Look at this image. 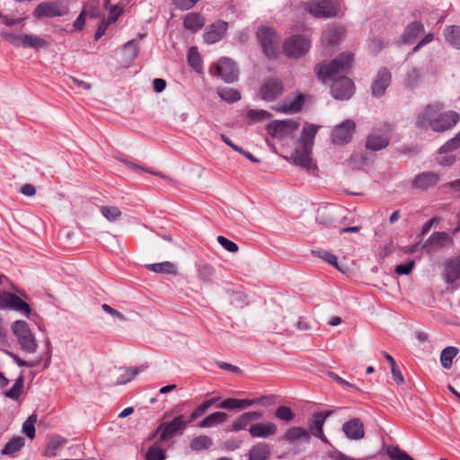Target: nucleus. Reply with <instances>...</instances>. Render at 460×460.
I'll return each instance as SVG.
<instances>
[{
  "instance_id": "f257e3e1",
  "label": "nucleus",
  "mask_w": 460,
  "mask_h": 460,
  "mask_svg": "<svg viewBox=\"0 0 460 460\" xmlns=\"http://www.w3.org/2000/svg\"><path fill=\"white\" fill-rule=\"evenodd\" d=\"M352 63V53L342 52L318 70V77L321 76L323 82L332 81L331 93L337 100H349L355 93L353 82L349 77L342 75L349 71Z\"/></svg>"
},
{
  "instance_id": "f03ea898",
  "label": "nucleus",
  "mask_w": 460,
  "mask_h": 460,
  "mask_svg": "<svg viewBox=\"0 0 460 460\" xmlns=\"http://www.w3.org/2000/svg\"><path fill=\"white\" fill-rule=\"evenodd\" d=\"M445 105L440 102L428 104L418 115L416 125L429 128L435 132H445L452 128L459 120V114L454 111L443 112Z\"/></svg>"
},
{
  "instance_id": "7ed1b4c3",
  "label": "nucleus",
  "mask_w": 460,
  "mask_h": 460,
  "mask_svg": "<svg viewBox=\"0 0 460 460\" xmlns=\"http://www.w3.org/2000/svg\"><path fill=\"white\" fill-rule=\"evenodd\" d=\"M316 134V126L308 125L303 128L301 137L292 155L294 164L307 170L311 169V154Z\"/></svg>"
},
{
  "instance_id": "20e7f679",
  "label": "nucleus",
  "mask_w": 460,
  "mask_h": 460,
  "mask_svg": "<svg viewBox=\"0 0 460 460\" xmlns=\"http://www.w3.org/2000/svg\"><path fill=\"white\" fill-rule=\"evenodd\" d=\"M0 36L16 48L40 49L49 46V42L37 35L14 32L12 31H2Z\"/></svg>"
},
{
  "instance_id": "39448f33",
  "label": "nucleus",
  "mask_w": 460,
  "mask_h": 460,
  "mask_svg": "<svg viewBox=\"0 0 460 460\" xmlns=\"http://www.w3.org/2000/svg\"><path fill=\"white\" fill-rule=\"evenodd\" d=\"M188 404L189 402H183L181 404L175 405L172 408V412L178 415L172 421L164 422L158 427L157 433H159V439L161 441H165L186 429L189 423L184 419V416L180 413L182 411V407Z\"/></svg>"
},
{
  "instance_id": "423d86ee",
  "label": "nucleus",
  "mask_w": 460,
  "mask_h": 460,
  "mask_svg": "<svg viewBox=\"0 0 460 460\" xmlns=\"http://www.w3.org/2000/svg\"><path fill=\"white\" fill-rule=\"evenodd\" d=\"M257 40L263 54L270 59L275 58L279 54V40L275 30L268 26H261L256 32Z\"/></svg>"
},
{
  "instance_id": "0eeeda50",
  "label": "nucleus",
  "mask_w": 460,
  "mask_h": 460,
  "mask_svg": "<svg viewBox=\"0 0 460 460\" xmlns=\"http://www.w3.org/2000/svg\"><path fill=\"white\" fill-rule=\"evenodd\" d=\"M11 328L23 351L34 353L37 350V341L25 321H15Z\"/></svg>"
},
{
  "instance_id": "6e6552de",
  "label": "nucleus",
  "mask_w": 460,
  "mask_h": 460,
  "mask_svg": "<svg viewBox=\"0 0 460 460\" xmlns=\"http://www.w3.org/2000/svg\"><path fill=\"white\" fill-rule=\"evenodd\" d=\"M209 73L220 76L226 83H233L238 76L235 64L227 58H222L217 64L212 65L209 67Z\"/></svg>"
},
{
  "instance_id": "1a4fd4ad",
  "label": "nucleus",
  "mask_w": 460,
  "mask_h": 460,
  "mask_svg": "<svg viewBox=\"0 0 460 460\" xmlns=\"http://www.w3.org/2000/svg\"><path fill=\"white\" fill-rule=\"evenodd\" d=\"M345 10L343 0H318V18H339L343 16Z\"/></svg>"
},
{
  "instance_id": "9d476101",
  "label": "nucleus",
  "mask_w": 460,
  "mask_h": 460,
  "mask_svg": "<svg viewBox=\"0 0 460 460\" xmlns=\"http://www.w3.org/2000/svg\"><path fill=\"white\" fill-rule=\"evenodd\" d=\"M67 13V8L59 1H48L37 5L33 16L37 19L45 17L52 18L63 16Z\"/></svg>"
},
{
  "instance_id": "9b49d317",
  "label": "nucleus",
  "mask_w": 460,
  "mask_h": 460,
  "mask_svg": "<svg viewBox=\"0 0 460 460\" xmlns=\"http://www.w3.org/2000/svg\"><path fill=\"white\" fill-rule=\"evenodd\" d=\"M0 309H11L20 312L27 317L30 315L31 309L28 303L22 301L18 296L10 292H2L0 299Z\"/></svg>"
},
{
  "instance_id": "f8f14e48",
  "label": "nucleus",
  "mask_w": 460,
  "mask_h": 460,
  "mask_svg": "<svg viewBox=\"0 0 460 460\" xmlns=\"http://www.w3.org/2000/svg\"><path fill=\"white\" fill-rule=\"evenodd\" d=\"M310 47L308 39L302 35H294L284 43V50L288 57L298 58L305 54Z\"/></svg>"
},
{
  "instance_id": "ddd939ff",
  "label": "nucleus",
  "mask_w": 460,
  "mask_h": 460,
  "mask_svg": "<svg viewBox=\"0 0 460 460\" xmlns=\"http://www.w3.org/2000/svg\"><path fill=\"white\" fill-rule=\"evenodd\" d=\"M356 129V124L351 119H346L342 123L337 125L332 133V142L339 145L349 143Z\"/></svg>"
},
{
  "instance_id": "4468645a",
  "label": "nucleus",
  "mask_w": 460,
  "mask_h": 460,
  "mask_svg": "<svg viewBox=\"0 0 460 460\" xmlns=\"http://www.w3.org/2000/svg\"><path fill=\"white\" fill-rule=\"evenodd\" d=\"M284 91L283 84L276 78L266 79L260 89L261 99L265 101H273L282 94Z\"/></svg>"
},
{
  "instance_id": "2eb2a0df",
  "label": "nucleus",
  "mask_w": 460,
  "mask_h": 460,
  "mask_svg": "<svg viewBox=\"0 0 460 460\" xmlns=\"http://www.w3.org/2000/svg\"><path fill=\"white\" fill-rule=\"evenodd\" d=\"M453 244V239L446 232H435L433 233L427 242L423 243L422 249L426 250L427 252H431L433 250L443 249Z\"/></svg>"
},
{
  "instance_id": "dca6fc26",
  "label": "nucleus",
  "mask_w": 460,
  "mask_h": 460,
  "mask_svg": "<svg viewBox=\"0 0 460 460\" xmlns=\"http://www.w3.org/2000/svg\"><path fill=\"white\" fill-rule=\"evenodd\" d=\"M228 28V23L225 21L218 20L209 25L205 33L204 40L208 44H213L223 39Z\"/></svg>"
},
{
  "instance_id": "f3484780",
  "label": "nucleus",
  "mask_w": 460,
  "mask_h": 460,
  "mask_svg": "<svg viewBox=\"0 0 460 460\" xmlns=\"http://www.w3.org/2000/svg\"><path fill=\"white\" fill-rule=\"evenodd\" d=\"M391 84V73L385 67L378 70L372 84V94L374 97H381Z\"/></svg>"
},
{
  "instance_id": "a211bd4d",
  "label": "nucleus",
  "mask_w": 460,
  "mask_h": 460,
  "mask_svg": "<svg viewBox=\"0 0 460 460\" xmlns=\"http://www.w3.org/2000/svg\"><path fill=\"white\" fill-rule=\"evenodd\" d=\"M460 278V254L449 258L445 262L444 279L448 284L455 283Z\"/></svg>"
},
{
  "instance_id": "6ab92c4d",
  "label": "nucleus",
  "mask_w": 460,
  "mask_h": 460,
  "mask_svg": "<svg viewBox=\"0 0 460 460\" xmlns=\"http://www.w3.org/2000/svg\"><path fill=\"white\" fill-rule=\"evenodd\" d=\"M342 431L347 438L350 440H358L364 438L363 423L359 419L354 418L345 422L342 426Z\"/></svg>"
},
{
  "instance_id": "aec40b11",
  "label": "nucleus",
  "mask_w": 460,
  "mask_h": 460,
  "mask_svg": "<svg viewBox=\"0 0 460 460\" xmlns=\"http://www.w3.org/2000/svg\"><path fill=\"white\" fill-rule=\"evenodd\" d=\"M277 426L271 422H261L252 424L249 428V433L252 438H269L275 435Z\"/></svg>"
},
{
  "instance_id": "412c9836",
  "label": "nucleus",
  "mask_w": 460,
  "mask_h": 460,
  "mask_svg": "<svg viewBox=\"0 0 460 460\" xmlns=\"http://www.w3.org/2000/svg\"><path fill=\"white\" fill-rule=\"evenodd\" d=\"M439 181V175L434 172H424L418 174L413 180V186L420 190H427L435 186Z\"/></svg>"
},
{
  "instance_id": "4be33fe9",
  "label": "nucleus",
  "mask_w": 460,
  "mask_h": 460,
  "mask_svg": "<svg viewBox=\"0 0 460 460\" xmlns=\"http://www.w3.org/2000/svg\"><path fill=\"white\" fill-rule=\"evenodd\" d=\"M424 31L425 28L422 22L418 21L412 22L406 26L402 36V41L407 44H412Z\"/></svg>"
},
{
  "instance_id": "5701e85b",
  "label": "nucleus",
  "mask_w": 460,
  "mask_h": 460,
  "mask_svg": "<svg viewBox=\"0 0 460 460\" xmlns=\"http://www.w3.org/2000/svg\"><path fill=\"white\" fill-rule=\"evenodd\" d=\"M297 127V123L293 120H278L270 126L269 130L273 137H278L290 133Z\"/></svg>"
},
{
  "instance_id": "b1692460",
  "label": "nucleus",
  "mask_w": 460,
  "mask_h": 460,
  "mask_svg": "<svg viewBox=\"0 0 460 460\" xmlns=\"http://www.w3.org/2000/svg\"><path fill=\"white\" fill-rule=\"evenodd\" d=\"M305 102V96L303 93H297L295 100L286 101L283 104L275 108L276 111L284 113L294 114L299 112Z\"/></svg>"
},
{
  "instance_id": "393cba45",
  "label": "nucleus",
  "mask_w": 460,
  "mask_h": 460,
  "mask_svg": "<svg viewBox=\"0 0 460 460\" xmlns=\"http://www.w3.org/2000/svg\"><path fill=\"white\" fill-rule=\"evenodd\" d=\"M344 34L345 29L342 26L332 24L323 33L322 41L326 45H335L341 40Z\"/></svg>"
},
{
  "instance_id": "a878e982",
  "label": "nucleus",
  "mask_w": 460,
  "mask_h": 460,
  "mask_svg": "<svg viewBox=\"0 0 460 460\" xmlns=\"http://www.w3.org/2000/svg\"><path fill=\"white\" fill-rule=\"evenodd\" d=\"M205 17L199 13H189L183 19V26L192 32L199 31L205 24Z\"/></svg>"
},
{
  "instance_id": "bb28decb",
  "label": "nucleus",
  "mask_w": 460,
  "mask_h": 460,
  "mask_svg": "<svg viewBox=\"0 0 460 460\" xmlns=\"http://www.w3.org/2000/svg\"><path fill=\"white\" fill-rule=\"evenodd\" d=\"M262 418V413L259 411H248L240 415L233 423V429L236 431L246 429L252 421Z\"/></svg>"
},
{
  "instance_id": "cd10ccee",
  "label": "nucleus",
  "mask_w": 460,
  "mask_h": 460,
  "mask_svg": "<svg viewBox=\"0 0 460 460\" xmlns=\"http://www.w3.org/2000/svg\"><path fill=\"white\" fill-rule=\"evenodd\" d=\"M270 455V447L264 442L255 444L249 452V460H267Z\"/></svg>"
},
{
  "instance_id": "c85d7f7f",
  "label": "nucleus",
  "mask_w": 460,
  "mask_h": 460,
  "mask_svg": "<svg viewBox=\"0 0 460 460\" xmlns=\"http://www.w3.org/2000/svg\"><path fill=\"white\" fill-rule=\"evenodd\" d=\"M388 144L389 139L387 137L381 134L373 133L368 136L366 146L372 151H378L386 147Z\"/></svg>"
},
{
  "instance_id": "c756f323",
  "label": "nucleus",
  "mask_w": 460,
  "mask_h": 460,
  "mask_svg": "<svg viewBox=\"0 0 460 460\" xmlns=\"http://www.w3.org/2000/svg\"><path fill=\"white\" fill-rule=\"evenodd\" d=\"M447 41L454 48L460 49V26L452 25L444 29Z\"/></svg>"
},
{
  "instance_id": "7c9ffc66",
  "label": "nucleus",
  "mask_w": 460,
  "mask_h": 460,
  "mask_svg": "<svg viewBox=\"0 0 460 460\" xmlns=\"http://www.w3.org/2000/svg\"><path fill=\"white\" fill-rule=\"evenodd\" d=\"M227 420V414L223 411H217L207 416L199 424L200 428H209L217 424H221Z\"/></svg>"
},
{
  "instance_id": "2f4dec72",
  "label": "nucleus",
  "mask_w": 460,
  "mask_h": 460,
  "mask_svg": "<svg viewBox=\"0 0 460 460\" xmlns=\"http://www.w3.org/2000/svg\"><path fill=\"white\" fill-rule=\"evenodd\" d=\"M124 55V60L126 62H132L139 52V46L137 40H131L124 44L122 49Z\"/></svg>"
},
{
  "instance_id": "473e14b6",
  "label": "nucleus",
  "mask_w": 460,
  "mask_h": 460,
  "mask_svg": "<svg viewBox=\"0 0 460 460\" xmlns=\"http://www.w3.org/2000/svg\"><path fill=\"white\" fill-rule=\"evenodd\" d=\"M249 403L248 399L227 398L223 400L217 405V408L226 410L245 409L249 407Z\"/></svg>"
},
{
  "instance_id": "72a5a7b5",
  "label": "nucleus",
  "mask_w": 460,
  "mask_h": 460,
  "mask_svg": "<svg viewBox=\"0 0 460 460\" xmlns=\"http://www.w3.org/2000/svg\"><path fill=\"white\" fill-rule=\"evenodd\" d=\"M458 351L459 349L453 346H448L441 351L440 363L445 369H449L452 367L453 359Z\"/></svg>"
},
{
  "instance_id": "f704fd0d",
  "label": "nucleus",
  "mask_w": 460,
  "mask_h": 460,
  "mask_svg": "<svg viewBox=\"0 0 460 460\" xmlns=\"http://www.w3.org/2000/svg\"><path fill=\"white\" fill-rule=\"evenodd\" d=\"M24 438L22 437H15L10 439L2 449L3 455L12 456L20 451L24 446Z\"/></svg>"
},
{
  "instance_id": "c9c22d12",
  "label": "nucleus",
  "mask_w": 460,
  "mask_h": 460,
  "mask_svg": "<svg viewBox=\"0 0 460 460\" xmlns=\"http://www.w3.org/2000/svg\"><path fill=\"white\" fill-rule=\"evenodd\" d=\"M284 438L289 442H295L296 440L307 441L309 439V434L305 429L294 427L286 432Z\"/></svg>"
},
{
  "instance_id": "e433bc0d",
  "label": "nucleus",
  "mask_w": 460,
  "mask_h": 460,
  "mask_svg": "<svg viewBox=\"0 0 460 460\" xmlns=\"http://www.w3.org/2000/svg\"><path fill=\"white\" fill-rule=\"evenodd\" d=\"M146 267L155 273L176 274L175 265L170 261L148 264Z\"/></svg>"
},
{
  "instance_id": "4c0bfd02",
  "label": "nucleus",
  "mask_w": 460,
  "mask_h": 460,
  "mask_svg": "<svg viewBox=\"0 0 460 460\" xmlns=\"http://www.w3.org/2000/svg\"><path fill=\"white\" fill-rule=\"evenodd\" d=\"M218 401L217 397L210 398L208 400L204 401L200 405H199L190 415V417L186 420L188 423L192 422L201 415L205 413V411L214 405Z\"/></svg>"
},
{
  "instance_id": "58836bf2",
  "label": "nucleus",
  "mask_w": 460,
  "mask_h": 460,
  "mask_svg": "<svg viewBox=\"0 0 460 460\" xmlns=\"http://www.w3.org/2000/svg\"><path fill=\"white\" fill-rule=\"evenodd\" d=\"M218 401L217 397L210 398L208 400L204 401L200 405H199L190 415V417L186 420L188 423L192 422L201 415L205 413V411L214 405Z\"/></svg>"
},
{
  "instance_id": "ea45409f",
  "label": "nucleus",
  "mask_w": 460,
  "mask_h": 460,
  "mask_svg": "<svg viewBox=\"0 0 460 460\" xmlns=\"http://www.w3.org/2000/svg\"><path fill=\"white\" fill-rule=\"evenodd\" d=\"M213 444L212 439L206 435L194 438L190 442V448L193 451H200L209 448Z\"/></svg>"
},
{
  "instance_id": "a19ab883",
  "label": "nucleus",
  "mask_w": 460,
  "mask_h": 460,
  "mask_svg": "<svg viewBox=\"0 0 460 460\" xmlns=\"http://www.w3.org/2000/svg\"><path fill=\"white\" fill-rule=\"evenodd\" d=\"M217 93L222 100L227 102H234L241 99V93L237 90L230 87L218 88Z\"/></svg>"
},
{
  "instance_id": "79ce46f5",
  "label": "nucleus",
  "mask_w": 460,
  "mask_h": 460,
  "mask_svg": "<svg viewBox=\"0 0 460 460\" xmlns=\"http://www.w3.org/2000/svg\"><path fill=\"white\" fill-rule=\"evenodd\" d=\"M100 211L102 215L111 222L116 221L121 217V211L116 206H102Z\"/></svg>"
},
{
  "instance_id": "37998d69",
  "label": "nucleus",
  "mask_w": 460,
  "mask_h": 460,
  "mask_svg": "<svg viewBox=\"0 0 460 460\" xmlns=\"http://www.w3.org/2000/svg\"><path fill=\"white\" fill-rule=\"evenodd\" d=\"M386 454L393 460H414L405 451L400 449L398 447H387Z\"/></svg>"
},
{
  "instance_id": "c03bdc74",
  "label": "nucleus",
  "mask_w": 460,
  "mask_h": 460,
  "mask_svg": "<svg viewBox=\"0 0 460 460\" xmlns=\"http://www.w3.org/2000/svg\"><path fill=\"white\" fill-rule=\"evenodd\" d=\"M460 146V131L451 139L447 141L442 146L439 148V154H447L457 149Z\"/></svg>"
},
{
  "instance_id": "a18cd8bd",
  "label": "nucleus",
  "mask_w": 460,
  "mask_h": 460,
  "mask_svg": "<svg viewBox=\"0 0 460 460\" xmlns=\"http://www.w3.org/2000/svg\"><path fill=\"white\" fill-rule=\"evenodd\" d=\"M23 378L20 376L16 379L11 389L5 392V395L11 399L17 400L22 393Z\"/></svg>"
},
{
  "instance_id": "49530a36",
  "label": "nucleus",
  "mask_w": 460,
  "mask_h": 460,
  "mask_svg": "<svg viewBox=\"0 0 460 460\" xmlns=\"http://www.w3.org/2000/svg\"><path fill=\"white\" fill-rule=\"evenodd\" d=\"M332 413L333 411H318V439H321L324 443H328V440L323 434V424Z\"/></svg>"
},
{
  "instance_id": "de8ad7c7",
  "label": "nucleus",
  "mask_w": 460,
  "mask_h": 460,
  "mask_svg": "<svg viewBox=\"0 0 460 460\" xmlns=\"http://www.w3.org/2000/svg\"><path fill=\"white\" fill-rule=\"evenodd\" d=\"M188 62L196 71L201 70V58L195 47L190 48L189 50Z\"/></svg>"
},
{
  "instance_id": "09e8293b",
  "label": "nucleus",
  "mask_w": 460,
  "mask_h": 460,
  "mask_svg": "<svg viewBox=\"0 0 460 460\" xmlns=\"http://www.w3.org/2000/svg\"><path fill=\"white\" fill-rule=\"evenodd\" d=\"M146 367H127L125 369V376L123 379L117 382L118 385L126 384L131 381L137 374L144 371Z\"/></svg>"
},
{
  "instance_id": "8fccbe9b",
  "label": "nucleus",
  "mask_w": 460,
  "mask_h": 460,
  "mask_svg": "<svg viewBox=\"0 0 460 460\" xmlns=\"http://www.w3.org/2000/svg\"><path fill=\"white\" fill-rule=\"evenodd\" d=\"M36 422V416L31 415L22 425V432L31 439L35 438L34 423Z\"/></svg>"
},
{
  "instance_id": "3c124183",
  "label": "nucleus",
  "mask_w": 460,
  "mask_h": 460,
  "mask_svg": "<svg viewBox=\"0 0 460 460\" xmlns=\"http://www.w3.org/2000/svg\"><path fill=\"white\" fill-rule=\"evenodd\" d=\"M165 455L164 451L156 446H152L149 447L148 451L146 454V460H164Z\"/></svg>"
},
{
  "instance_id": "603ef678",
  "label": "nucleus",
  "mask_w": 460,
  "mask_h": 460,
  "mask_svg": "<svg viewBox=\"0 0 460 460\" xmlns=\"http://www.w3.org/2000/svg\"><path fill=\"white\" fill-rule=\"evenodd\" d=\"M318 258H321L323 261H324L327 263H329L330 265L333 266L340 271H342L341 268L340 267V265L338 263V259L334 254H332L327 251H318Z\"/></svg>"
},
{
  "instance_id": "864d4df0",
  "label": "nucleus",
  "mask_w": 460,
  "mask_h": 460,
  "mask_svg": "<svg viewBox=\"0 0 460 460\" xmlns=\"http://www.w3.org/2000/svg\"><path fill=\"white\" fill-rule=\"evenodd\" d=\"M420 79V73L416 68H411L407 72L405 84L408 87L413 88L417 85Z\"/></svg>"
},
{
  "instance_id": "5fc2aeb1",
  "label": "nucleus",
  "mask_w": 460,
  "mask_h": 460,
  "mask_svg": "<svg viewBox=\"0 0 460 460\" xmlns=\"http://www.w3.org/2000/svg\"><path fill=\"white\" fill-rule=\"evenodd\" d=\"M275 416L278 419L285 421H290L295 417L291 409L287 406H279L275 411Z\"/></svg>"
},
{
  "instance_id": "6e6d98bb",
  "label": "nucleus",
  "mask_w": 460,
  "mask_h": 460,
  "mask_svg": "<svg viewBox=\"0 0 460 460\" xmlns=\"http://www.w3.org/2000/svg\"><path fill=\"white\" fill-rule=\"evenodd\" d=\"M270 117V112L264 110H249L247 111V118L253 121L263 120Z\"/></svg>"
},
{
  "instance_id": "4d7b16f0",
  "label": "nucleus",
  "mask_w": 460,
  "mask_h": 460,
  "mask_svg": "<svg viewBox=\"0 0 460 460\" xmlns=\"http://www.w3.org/2000/svg\"><path fill=\"white\" fill-rule=\"evenodd\" d=\"M249 407L254 404H260L262 406H270L275 402L274 395H264L254 399H248Z\"/></svg>"
},
{
  "instance_id": "13d9d810",
  "label": "nucleus",
  "mask_w": 460,
  "mask_h": 460,
  "mask_svg": "<svg viewBox=\"0 0 460 460\" xmlns=\"http://www.w3.org/2000/svg\"><path fill=\"white\" fill-rule=\"evenodd\" d=\"M214 274V269L208 264L202 265L198 270V275L203 281H209Z\"/></svg>"
},
{
  "instance_id": "bf43d9fd",
  "label": "nucleus",
  "mask_w": 460,
  "mask_h": 460,
  "mask_svg": "<svg viewBox=\"0 0 460 460\" xmlns=\"http://www.w3.org/2000/svg\"><path fill=\"white\" fill-rule=\"evenodd\" d=\"M217 242L222 247H224V249L230 252H237L239 250V247L235 243L230 241L223 235L217 236Z\"/></svg>"
},
{
  "instance_id": "052dcab7",
  "label": "nucleus",
  "mask_w": 460,
  "mask_h": 460,
  "mask_svg": "<svg viewBox=\"0 0 460 460\" xmlns=\"http://www.w3.org/2000/svg\"><path fill=\"white\" fill-rule=\"evenodd\" d=\"M414 261H410L406 264H400L395 267V273L398 275H407L411 273L414 267Z\"/></svg>"
},
{
  "instance_id": "680f3d73",
  "label": "nucleus",
  "mask_w": 460,
  "mask_h": 460,
  "mask_svg": "<svg viewBox=\"0 0 460 460\" xmlns=\"http://www.w3.org/2000/svg\"><path fill=\"white\" fill-rule=\"evenodd\" d=\"M199 0H173L175 6L181 10L192 8Z\"/></svg>"
},
{
  "instance_id": "e2e57ef3",
  "label": "nucleus",
  "mask_w": 460,
  "mask_h": 460,
  "mask_svg": "<svg viewBox=\"0 0 460 460\" xmlns=\"http://www.w3.org/2000/svg\"><path fill=\"white\" fill-rule=\"evenodd\" d=\"M383 48L384 42L381 39L378 38H374L370 40L368 43V49L374 54H377Z\"/></svg>"
},
{
  "instance_id": "0e129e2a",
  "label": "nucleus",
  "mask_w": 460,
  "mask_h": 460,
  "mask_svg": "<svg viewBox=\"0 0 460 460\" xmlns=\"http://www.w3.org/2000/svg\"><path fill=\"white\" fill-rule=\"evenodd\" d=\"M102 310L111 314V316L115 317V318H118L119 319L120 321H126V317L124 316L123 314H121L120 312H119L118 310L112 308L111 306H110L109 305L107 304H103L102 305Z\"/></svg>"
},
{
  "instance_id": "69168bd1",
  "label": "nucleus",
  "mask_w": 460,
  "mask_h": 460,
  "mask_svg": "<svg viewBox=\"0 0 460 460\" xmlns=\"http://www.w3.org/2000/svg\"><path fill=\"white\" fill-rule=\"evenodd\" d=\"M122 13V8H120L118 5L111 6L110 8L109 17L108 21L112 23L117 21V19L121 15Z\"/></svg>"
},
{
  "instance_id": "338daca9",
  "label": "nucleus",
  "mask_w": 460,
  "mask_h": 460,
  "mask_svg": "<svg viewBox=\"0 0 460 460\" xmlns=\"http://www.w3.org/2000/svg\"><path fill=\"white\" fill-rule=\"evenodd\" d=\"M434 39V34L432 32H429L428 33L427 35L424 36L423 39H421L418 44L413 48L412 49V54L413 53H416L417 51H419V49L420 48H422L423 46L429 44V42H431Z\"/></svg>"
},
{
  "instance_id": "774afa93",
  "label": "nucleus",
  "mask_w": 460,
  "mask_h": 460,
  "mask_svg": "<svg viewBox=\"0 0 460 460\" xmlns=\"http://www.w3.org/2000/svg\"><path fill=\"white\" fill-rule=\"evenodd\" d=\"M110 24H111V22L105 19H103L101 22V23L99 24L98 29L95 32V35H94L95 40H99L101 37H102L105 34Z\"/></svg>"
}]
</instances>
